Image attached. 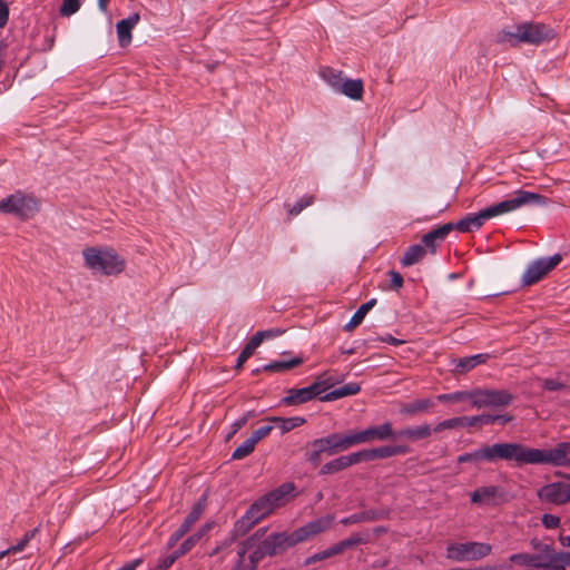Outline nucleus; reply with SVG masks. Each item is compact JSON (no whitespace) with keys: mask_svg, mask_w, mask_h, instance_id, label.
<instances>
[{"mask_svg":"<svg viewBox=\"0 0 570 570\" xmlns=\"http://www.w3.org/2000/svg\"><path fill=\"white\" fill-rule=\"evenodd\" d=\"M570 466V442H560L553 449H538V465Z\"/></svg>","mask_w":570,"mask_h":570,"instance_id":"ddd939ff","label":"nucleus"},{"mask_svg":"<svg viewBox=\"0 0 570 570\" xmlns=\"http://www.w3.org/2000/svg\"><path fill=\"white\" fill-rule=\"evenodd\" d=\"M458 463H473L479 465L482 462H488L485 445H481L472 452L462 453L456 458Z\"/></svg>","mask_w":570,"mask_h":570,"instance_id":"e433bc0d","label":"nucleus"},{"mask_svg":"<svg viewBox=\"0 0 570 570\" xmlns=\"http://www.w3.org/2000/svg\"><path fill=\"white\" fill-rule=\"evenodd\" d=\"M320 390H322L320 383H312L302 389H288L286 396L282 399L281 403L283 405H301L314 399L320 400Z\"/></svg>","mask_w":570,"mask_h":570,"instance_id":"2eb2a0df","label":"nucleus"},{"mask_svg":"<svg viewBox=\"0 0 570 570\" xmlns=\"http://www.w3.org/2000/svg\"><path fill=\"white\" fill-rule=\"evenodd\" d=\"M554 38L553 30L543 23L524 22L514 28V31H503L500 41H508L511 46L520 42L539 46Z\"/></svg>","mask_w":570,"mask_h":570,"instance_id":"20e7f679","label":"nucleus"},{"mask_svg":"<svg viewBox=\"0 0 570 570\" xmlns=\"http://www.w3.org/2000/svg\"><path fill=\"white\" fill-rule=\"evenodd\" d=\"M488 463H497L500 460L512 461L518 466L538 464V449L525 446L521 443L503 442L484 444Z\"/></svg>","mask_w":570,"mask_h":570,"instance_id":"7ed1b4c3","label":"nucleus"},{"mask_svg":"<svg viewBox=\"0 0 570 570\" xmlns=\"http://www.w3.org/2000/svg\"><path fill=\"white\" fill-rule=\"evenodd\" d=\"M362 462L361 452H354L346 455L338 456L330 462L325 463L321 470L320 474H334L340 471H343L352 465L358 464Z\"/></svg>","mask_w":570,"mask_h":570,"instance_id":"a211bd4d","label":"nucleus"},{"mask_svg":"<svg viewBox=\"0 0 570 570\" xmlns=\"http://www.w3.org/2000/svg\"><path fill=\"white\" fill-rule=\"evenodd\" d=\"M273 425H264L258 428L257 430L253 431L252 435L249 436L255 443L257 444L261 440L265 439L269 433L273 431Z\"/></svg>","mask_w":570,"mask_h":570,"instance_id":"864d4df0","label":"nucleus"},{"mask_svg":"<svg viewBox=\"0 0 570 570\" xmlns=\"http://www.w3.org/2000/svg\"><path fill=\"white\" fill-rule=\"evenodd\" d=\"M142 563V558H137L124 564L119 570H136Z\"/></svg>","mask_w":570,"mask_h":570,"instance_id":"774afa93","label":"nucleus"},{"mask_svg":"<svg viewBox=\"0 0 570 570\" xmlns=\"http://www.w3.org/2000/svg\"><path fill=\"white\" fill-rule=\"evenodd\" d=\"M320 76L336 92L340 90V88L344 81V79L342 77V71H337L331 67H323L320 70Z\"/></svg>","mask_w":570,"mask_h":570,"instance_id":"c9c22d12","label":"nucleus"},{"mask_svg":"<svg viewBox=\"0 0 570 570\" xmlns=\"http://www.w3.org/2000/svg\"><path fill=\"white\" fill-rule=\"evenodd\" d=\"M382 518V513L377 510H365L360 511L356 513H353L348 517H345L341 520V523L344 525L355 524V523H362V522H372L380 520Z\"/></svg>","mask_w":570,"mask_h":570,"instance_id":"c756f323","label":"nucleus"},{"mask_svg":"<svg viewBox=\"0 0 570 570\" xmlns=\"http://www.w3.org/2000/svg\"><path fill=\"white\" fill-rule=\"evenodd\" d=\"M433 429L429 424L417 426H409L401 429L396 432L397 439H407L411 441H420L429 438Z\"/></svg>","mask_w":570,"mask_h":570,"instance_id":"b1692460","label":"nucleus"},{"mask_svg":"<svg viewBox=\"0 0 570 570\" xmlns=\"http://www.w3.org/2000/svg\"><path fill=\"white\" fill-rule=\"evenodd\" d=\"M361 391V385L356 382L347 383L338 389H335L323 396H320V401L322 402H333L338 399L355 395Z\"/></svg>","mask_w":570,"mask_h":570,"instance_id":"393cba45","label":"nucleus"},{"mask_svg":"<svg viewBox=\"0 0 570 570\" xmlns=\"http://www.w3.org/2000/svg\"><path fill=\"white\" fill-rule=\"evenodd\" d=\"M538 497L542 502L562 505L570 502V483L557 481L543 485L538 491Z\"/></svg>","mask_w":570,"mask_h":570,"instance_id":"4468645a","label":"nucleus"},{"mask_svg":"<svg viewBox=\"0 0 570 570\" xmlns=\"http://www.w3.org/2000/svg\"><path fill=\"white\" fill-rule=\"evenodd\" d=\"M337 92L353 100H361L364 94V83L361 79H345Z\"/></svg>","mask_w":570,"mask_h":570,"instance_id":"cd10ccee","label":"nucleus"},{"mask_svg":"<svg viewBox=\"0 0 570 570\" xmlns=\"http://www.w3.org/2000/svg\"><path fill=\"white\" fill-rule=\"evenodd\" d=\"M255 441H253L250 438L245 440L239 446L235 449V451L232 454L233 460H242L246 456H248L254 450H255Z\"/></svg>","mask_w":570,"mask_h":570,"instance_id":"a19ab883","label":"nucleus"},{"mask_svg":"<svg viewBox=\"0 0 570 570\" xmlns=\"http://www.w3.org/2000/svg\"><path fill=\"white\" fill-rule=\"evenodd\" d=\"M390 275V281H391V287L394 288V289H399L403 286V283H404V279H403V276L399 273V272H394V271H391L389 273Z\"/></svg>","mask_w":570,"mask_h":570,"instance_id":"680f3d73","label":"nucleus"},{"mask_svg":"<svg viewBox=\"0 0 570 570\" xmlns=\"http://www.w3.org/2000/svg\"><path fill=\"white\" fill-rule=\"evenodd\" d=\"M200 541L199 534L196 532L186 538L180 547L176 550L178 552V556L183 557L187 552H189L198 542Z\"/></svg>","mask_w":570,"mask_h":570,"instance_id":"a18cd8bd","label":"nucleus"},{"mask_svg":"<svg viewBox=\"0 0 570 570\" xmlns=\"http://www.w3.org/2000/svg\"><path fill=\"white\" fill-rule=\"evenodd\" d=\"M549 204L548 197L541 194L532 193L524 189H519L513 193V197L504 199L498 204L483 208V214L487 220L514 212L523 206L544 207Z\"/></svg>","mask_w":570,"mask_h":570,"instance_id":"39448f33","label":"nucleus"},{"mask_svg":"<svg viewBox=\"0 0 570 570\" xmlns=\"http://www.w3.org/2000/svg\"><path fill=\"white\" fill-rule=\"evenodd\" d=\"M247 510L249 511V514L254 515V521H261L269 515L275 510V508L273 507L268 497L264 494L254 501Z\"/></svg>","mask_w":570,"mask_h":570,"instance_id":"5701e85b","label":"nucleus"},{"mask_svg":"<svg viewBox=\"0 0 570 570\" xmlns=\"http://www.w3.org/2000/svg\"><path fill=\"white\" fill-rule=\"evenodd\" d=\"M484 414L475 415V416H461L462 419V428H471L478 424H483Z\"/></svg>","mask_w":570,"mask_h":570,"instance_id":"4d7b16f0","label":"nucleus"},{"mask_svg":"<svg viewBox=\"0 0 570 570\" xmlns=\"http://www.w3.org/2000/svg\"><path fill=\"white\" fill-rule=\"evenodd\" d=\"M362 462L373 461L375 459H387L394 456L392 445H383L375 449L361 450Z\"/></svg>","mask_w":570,"mask_h":570,"instance_id":"f704fd0d","label":"nucleus"},{"mask_svg":"<svg viewBox=\"0 0 570 570\" xmlns=\"http://www.w3.org/2000/svg\"><path fill=\"white\" fill-rule=\"evenodd\" d=\"M513 399V395L508 390L474 389L471 391V403L476 409L508 406L512 403Z\"/></svg>","mask_w":570,"mask_h":570,"instance_id":"1a4fd4ad","label":"nucleus"},{"mask_svg":"<svg viewBox=\"0 0 570 570\" xmlns=\"http://www.w3.org/2000/svg\"><path fill=\"white\" fill-rule=\"evenodd\" d=\"M140 17L138 13H134L129 16L127 19L120 20L116 28H117V36L118 41L121 47H126L131 41V30L135 28V26L138 23Z\"/></svg>","mask_w":570,"mask_h":570,"instance_id":"aec40b11","label":"nucleus"},{"mask_svg":"<svg viewBox=\"0 0 570 570\" xmlns=\"http://www.w3.org/2000/svg\"><path fill=\"white\" fill-rule=\"evenodd\" d=\"M9 20V7L4 0H0V28H3Z\"/></svg>","mask_w":570,"mask_h":570,"instance_id":"e2e57ef3","label":"nucleus"},{"mask_svg":"<svg viewBox=\"0 0 570 570\" xmlns=\"http://www.w3.org/2000/svg\"><path fill=\"white\" fill-rule=\"evenodd\" d=\"M512 419L513 417L511 415L507 414H484L483 424L489 425L499 422L501 425H504L505 423L512 421Z\"/></svg>","mask_w":570,"mask_h":570,"instance_id":"3c124183","label":"nucleus"},{"mask_svg":"<svg viewBox=\"0 0 570 570\" xmlns=\"http://www.w3.org/2000/svg\"><path fill=\"white\" fill-rule=\"evenodd\" d=\"M80 9V0H62L60 7V14L63 17H70Z\"/></svg>","mask_w":570,"mask_h":570,"instance_id":"de8ad7c7","label":"nucleus"},{"mask_svg":"<svg viewBox=\"0 0 570 570\" xmlns=\"http://www.w3.org/2000/svg\"><path fill=\"white\" fill-rule=\"evenodd\" d=\"M254 354V352H252L249 348L247 347H244L243 351L239 353L238 357H237V361H236V365H235V368H240L244 363Z\"/></svg>","mask_w":570,"mask_h":570,"instance_id":"0e129e2a","label":"nucleus"},{"mask_svg":"<svg viewBox=\"0 0 570 570\" xmlns=\"http://www.w3.org/2000/svg\"><path fill=\"white\" fill-rule=\"evenodd\" d=\"M265 421L277 424L281 432L287 433L295 428L302 426L305 424L306 420L302 416H293V417H281V416H268Z\"/></svg>","mask_w":570,"mask_h":570,"instance_id":"7c9ffc66","label":"nucleus"},{"mask_svg":"<svg viewBox=\"0 0 570 570\" xmlns=\"http://www.w3.org/2000/svg\"><path fill=\"white\" fill-rule=\"evenodd\" d=\"M489 358L490 355L488 353H480L462 357L458 360L454 372L456 374H464L474 368L476 365L485 363Z\"/></svg>","mask_w":570,"mask_h":570,"instance_id":"a878e982","label":"nucleus"},{"mask_svg":"<svg viewBox=\"0 0 570 570\" xmlns=\"http://www.w3.org/2000/svg\"><path fill=\"white\" fill-rule=\"evenodd\" d=\"M334 522V515L327 514L317 519L311 520L304 525L295 529L292 532H287L291 547H295L298 543L308 541L316 535L326 532L331 529Z\"/></svg>","mask_w":570,"mask_h":570,"instance_id":"6e6552de","label":"nucleus"},{"mask_svg":"<svg viewBox=\"0 0 570 570\" xmlns=\"http://www.w3.org/2000/svg\"><path fill=\"white\" fill-rule=\"evenodd\" d=\"M376 299L372 298L366 303L362 304L357 311L353 314L350 322L344 325V331L351 332L356 328L364 320L366 314L375 306Z\"/></svg>","mask_w":570,"mask_h":570,"instance_id":"2f4dec72","label":"nucleus"},{"mask_svg":"<svg viewBox=\"0 0 570 570\" xmlns=\"http://www.w3.org/2000/svg\"><path fill=\"white\" fill-rule=\"evenodd\" d=\"M0 212L28 219L39 212V203L35 197L17 191L0 202Z\"/></svg>","mask_w":570,"mask_h":570,"instance_id":"0eeeda50","label":"nucleus"},{"mask_svg":"<svg viewBox=\"0 0 570 570\" xmlns=\"http://www.w3.org/2000/svg\"><path fill=\"white\" fill-rule=\"evenodd\" d=\"M178 558L180 556L176 550L169 554L160 556L151 570H168Z\"/></svg>","mask_w":570,"mask_h":570,"instance_id":"37998d69","label":"nucleus"},{"mask_svg":"<svg viewBox=\"0 0 570 570\" xmlns=\"http://www.w3.org/2000/svg\"><path fill=\"white\" fill-rule=\"evenodd\" d=\"M263 341V333L258 331L250 337L245 347L249 348L252 352H255V350L262 344Z\"/></svg>","mask_w":570,"mask_h":570,"instance_id":"bf43d9fd","label":"nucleus"},{"mask_svg":"<svg viewBox=\"0 0 570 570\" xmlns=\"http://www.w3.org/2000/svg\"><path fill=\"white\" fill-rule=\"evenodd\" d=\"M334 556H337V553L335 551L334 546H331L327 549H325V550H323L321 552H316V553L309 556L308 558H306L305 561H304V564L305 566H311V564H313L315 562L323 561V560L332 558Z\"/></svg>","mask_w":570,"mask_h":570,"instance_id":"c03bdc74","label":"nucleus"},{"mask_svg":"<svg viewBox=\"0 0 570 570\" xmlns=\"http://www.w3.org/2000/svg\"><path fill=\"white\" fill-rule=\"evenodd\" d=\"M267 527L259 528L238 546L237 557L246 559V563L254 570H257L264 558L281 554L292 548L287 532L267 534Z\"/></svg>","mask_w":570,"mask_h":570,"instance_id":"f257e3e1","label":"nucleus"},{"mask_svg":"<svg viewBox=\"0 0 570 570\" xmlns=\"http://www.w3.org/2000/svg\"><path fill=\"white\" fill-rule=\"evenodd\" d=\"M203 512H204V505L200 502H198L193 507V509L187 514V517L185 518L184 521H186L190 525H194L200 519Z\"/></svg>","mask_w":570,"mask_h":570,"instance_id":"603ef678","label":"nucleus"},{"mask_svg":"<svg viewBox=\"0 0 570 570\" xmlns=\"http://www.w3.org/2000/svg\"><path fill=\"white\" fill-rule=\"evenodd\" d=\"M487 222L483 210H479L475 214H469L461 220L454 224V229L461 233H470L480 229Z\"/></svg>","mask_w":570,"mask_h":570,"instance_id":"4be33fe9","label":"nucleus"},{"mask_svg":"<svg viewBox=\"0 0 570 570\" xmlns=\"http://www.w3.org/2000/svg\"><path fill=\"white\" fill-rule=\"evenodd\" d=\"M303 364L302 357H294L289 361H274L263 366V371L265 372H286Z\"/></svg>","mask_w":570,"mask_h":570,"instance_id":"4c0bfd02","label":"nucleus"},{"mask_svg":"<svg viewBox=\"0 0 570 570\" xmlns=\"http://www.w3.org/2000/svg\"><path fill=\"white\" fill-rule=\"evenodd\" d=\"M259 521H254V515L249 514L246 510L245 514L239 518L230 531L232 540L236 541L238 538L245 535L250 529H253Z\"/></svg>","mask_w":570,"mask_h":570,"instance_id":"bb28decb","label":"nucleus"},{"mask_svg":"<svg viewBox=\"0 0 570 570\" xmlns=\"http://www.w3.org/2000/svg\"><path fill=\"white\" fill-rule=\"evenodd\" d=\"M368 542V534L367 533H353L348 538L338 541L337 543L333 544L335 548V551L337 554L343 553L347 549H352L358 544H365Z\"/></svg>","mask_w":570,"mask_h":570,"instance_id":"473e14b6","label":"nucleus"},{"mask_svg":"<svg viewBox=\"0 0 570 570\" xmlns=\"http://www.w3.org/2000/svg\"><path fill=\"white\" fill-rule=\"evenodd\" d=\"M322 454H323V453H321V452L318 451V449H316V448H311V449H308V450L306 451L305 456H306V460H307L308 462H311L313 465H315V466H316V465H318V464H320V462H321V455H322Z\"/></svg>","mask_w":570,"mask_h":570,"instance_id":"13d9d810","label":"nucleus"},{"mask_svg":"<svg viewBox=\"0 0 570 570\" xmlns=\"http://www.w3.org/2000/svg\"><path fill=\"white\" fill-rule=\"evenodd\" d=\"M435 405V402L432 399H420L415 400L413 402H409L403 404L400 407V413L403 415L413 416L417 413H423L428 411L429 409L433 407Z\"/></svg>","mask_w":570,"mask_h":570,"instance_id":"c85d7f7f","label":"nucleus"},{"mask_svg":"<svg viewBox=\"0 0 570 570\" xmlns=\"http://www.w3.org/2000/svg\"><path fill=\"white\" fill-rule=\"evenodd\" d=\"M530 544H531L532 549L538 551V552H541V551L553 552V546L552 544L543 543V542H541L538 539H532L530 541Z\"/></svg>","mask_w":570,"mask_h":570,"instance_id":"052dcab7","label":"nucleus"},{"mask_svg":"<svg viewBox=\"0 0 570 570\" xmlns=\"http://www.w3.org/2000/svg\"><path fill=\"white\" fill-rule=\"evenodd\" d=\"M470 497L473 503L485 505H494L505 501L504 492L495 485L480 487Z\"/></svg>","mask_w":570,"mask_h":570,"instance_id":"f3484780","label":"nucleus"},{"mask_svg":"<svg viewBox=\"0 0 570 570\" xmlns=\"http://www.w3.org/2000/svg\"><path fill=\"white\" fill-rule=\"evenodd\" d=\"M314 203L313 195H305L301 199H298L294 205L285 204L287 208V213L291 217L299 215L306 207L311 206Z\"/></svg>","mask_w":570,"mask_h":570,"instance_id":"ea45409f","label":"nucleus"},{"mask_svg":"<svg viewBox=\"0 0 570 570\" xmlns=\"http://www.w3.org/2000/svg\"><path fill=\"white\" fill-rule=\"evenodd\" d=\"M510 562L519 566H525L529 567V569H532V559L531 553L525 552H519L513 553L509 557Z\"/></svg>","mask_w":570,"mask_h":570,"instance_id":"8fccbe9b","label":"nucleus"},{"mask_svg":"<svg viewBox=\"0 0 570 570\" xmlns=\"http://www.w3.org/2000/svg\"><path fill=\"white\" fill-rule=\"evenodd\" d=\"M294 491L295 484L293 482H285L277 487L276 489L267 492L266 495L268 497L273 507L277 509L284 505L289 500V497L293 494Z\"/></svg>","mask_w":570,"mask_h":570,"instance_id":"412c9836","label":"nucleus"},{"mask_svg":"<svg viewBox=\"0 0 570 570\" xmlns=\"http://www.w3.org/2000/svg\"><path fill=\"white\" fill-rule=\"evenodd\" d=\"M561 552H557L553 548V552H538L531 553L532 569L529 570H567L561 564Z\"/></svg>","mask_w":570,"mask_h":570,"instance_id":"dca6fc26","label":"nucleus"},{"mask_svg":"<svg viewBox=\"0 0 570 570\" xmlns=\"http://www.w3.org/2000/svg\"><path fill=\"white\" fill-rule=\"evenodd\" d=\"M458 428H462L461 416L448 419V420H444V421L438 423L433 428V432H441L443 430L458 429Z\"/></svg>","mask_w":570,"mask_h":570,"instance_id":"49530a36","label":"nucleus"},{"mask_svg":"<svg viewBox=\"0 0 570 570\" xmlns=\"http://www.w3.org/2000/svg\"><path fill=\"white\" fill-rule=\"evenodd\" d=\"M352 446L350 433H331L325 438L316 439L309 443V448H316L321 453H325L327 455L337 454L338 452L346 451Z\"/></svg>","mask_w":570,"mask_h":570,"instance_id":"f8f14e48","label":"nucleus"},{"mask_svg":"<svg viewBox=\"0 0 570 570\" xmlns=\"http://www.w3.org/2000/svg\"><path fill=\"white\" fill-rule=\"evenodd\" d=\"M426 249L421 244L411 245L401 258L402 266H412L423 259Z\"/></svg>","mask_w":570,"mask_h":570,"instance_id":"72a5a7b5","label":"nucleus"},{"mask_svg":"<svg viewBox=\"0 0 570 570\" xmlns=\"http://www.w3.org/2000/svg\"><path fill=\"white\" fill-rule=\"evenodd\" d=\"M350 436L353 446L362 443H370L373 441L397 439V434L393 430V425L391 422H384L383 424L380 425H372L358 432H350Z\"/></svg>","mask_w":570,"mask_h":570,"instance_id":"9d476101","label":"nucleus"},{"mask_svg":"<svg viewBox=\"0 0 570 570\" xmlns=\"http://www.w3.org/2000/svg\"><path fill=\"white\" fill-rule=\"evenodd\" d=\"M491 552L492 546L487 542H450L446 546V558L459 563L480 561L490 556Z\"/></svg>","mask_w":570,"mask_h":570,"instance_id":"423d86ee","label":"nucleus"},{"mask_svg":"<svg viewBox=\"0 0 570 570\" xmlns=\"http://www.w3.org/2000/svg\"><path fill=\"white\" fill-rule=\"evenodd\" d=\"M542 387L547 391H560V390H563L566 389V384L558 381V380H553V379H546L543 380L542 382Z\"/></svg>","mask_w":570,"mask_h":570,"instance_id":"6e6d98bb","label":"nucleus"},{"mask_svg":"<svg viewBox=\"0 0 570 570\" xmlns=\"http://www.w3.org/2000/svg\"><path fill=\"white\" fill-rule=\"evenodd\" d=\"M230 570H254V569H252V567L248 563H246V559H242L240 557H237V560Z\"/></svg>","mask_w":570,"mask_h":570,"instance_id":"338daca9","label":"nucleus"},{"mask_svg":"<svg viewBox=\"0 0 570 570\" xmlns=\"http://www.w3.org/2000/svg\"><path fill=\"white\" fill-rule=\"evenodd\" d=\"M541 521L547 529H556L560 525L561 520L558 515L546 513L542 515Z\"/></svg>","mask_w":570,"mask_h":570,"instance_id":"5fc2aeb1","label":"nucleus"},{"mask_svg":"<svg viewBox=\"0 0 570 570\" xmlns=\"http://www.w3.org/2000/svg\"><path fill=\"white\" fill-rule=\"evenodd\" d=\"M436 399L441 403L462 402L465 400H471V391H459V392H454V393L440 394V395H438Z\"/></svg>","mask_w":570,"mask_h":570,"instance_id":"79ce46f5","label":"nucleus"},{"mask_svg":"<svg viewBox=\"0 0 570 570\" xmlns=\"http://www.w3.org/2000/svg\"><path fill=\"white\" fill-rule=\"evenodd\" d=\"M39 532V528H35L32 530H29L24 533L23 538L14 546L0 551V560H2L4 557L9 556L10 553H17L24 550V548L28 546V543L36 537V534Z\"/></svg>","mask_w":570,"mask_h":570,"instance_id":"58836bf2","label":"nucleus"},{"mask_svg":"<svg viewBox=\"0 0 570 570\" xmlns=\"http://www.w3.org/2000/svg\"><path fill=\"white\" fill-rule=\"evenodd\" d=\"M561 262V256L556 254L551 257L539 258L532 262L522 275V284L531 286L542 279Z\"/></svg>","mask_w":570,"mask_h":570,"instance_id":"9b49d317","label":"nucleus"},{"mask_svg":"<svg viewBox=\"0 0 570 570\" xmlns=\"http://www.w3.org/2000/svg\"><path fill=\"white\" fill-rule=\"evenodd\" d=\"M233 542H234V540H232V538L229 537L228 539H226L223 542H220L219 544H217L212 551H209L207 553L208 557H214V556L218 554L223 550L229 548Z\"/></svg>","mask_w":570,"mask_h":570,"instance_id":"69168bd1","label":"nucleus"},{"mask_svg":"<svg viewBox=\"0 0 570 570\" xmlns=\"http://www.w3.org/2000/svg\"><path fill=\"white\" fill-rule=\"evenodd\" d=\"M454 229L453 223H448L438 228L426 233L422 237V244L425 249H430L431 253H435L436 247L443 242L446 236Z\"/></svg>","mask_w":570,"mask_h":570,"instance_id":"6ab92c4d","label":"nucleus"},{"mask_svg":"<svg viewBox=\"0 0 570 570\" xmlns=\"http://www.w3.org/2000/svg\"><path fill=\"white\" fill-rule=\"evenodd\" d=\"M336 382V379H334L331 374L325 372L317 376L314 383H320V385H322V390H320V396H323L322 394L330 390L331 387H333Z\"/></svg>","mask_w":570,"mask_h":570,"instance_id":"09e8293b","label":"nucleus"},{"mask_svg":"<svg viewBox=\"0 0 570 570\" xmlns=\"http://www.w3.org/2000/svg\"><path fill=\"white\" fill-rule=\"evenodd\" d=\"M82 256L88 269L105 276H117L127 266L126 259L116 249L108 246L86 247L82 250Z\"/></svg>","mask_w":570,"mask_h":570,"instance_id":"f03ea898","label":"nucleus"}]
</instances>
